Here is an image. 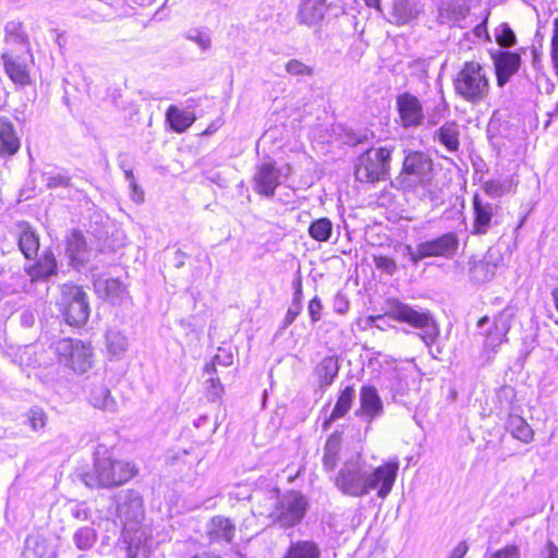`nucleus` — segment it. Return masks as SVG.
<instances>
[{"instance_id":"nucleus-8","label":"nucleus","mask_w":558,"mask_h":558,"mask_svg":"<svg viewBox=\"0 0 558 558\" xmlns=\"http://www.w3.org/2000/svg\"><path fill=\"white\" fill-rule=\"evenodd\" d=\"M392 147L372 148L362 154L355 165V177L361 182L385 180L391 160Z\"/></svg>"},{"instance_id":"nucleus-21","label":"nucleus","mask_w":558,"mask_h":558,"mask_svg":"<svg viewBox=\"0 0 558 558\" xmlns=\"http://www.w3.org/2000/svg\"><path fill=\"white\" fill-rule=\"evenodd\" d=\"M250 498L253 501V513L255 515H263L271 519L280 496L279 490L272 487L267 490L255 489Z\"/></svg>"},{"instance_id":"nucleus-34","label":"nucleus","mask_w":558,"mask_h":558,"mask_svg":"<svg viewBox=\"0 0 558 558\" xmlns=\"http://www.w3.org/2000/svg\"><path fill=\"white\" fill-rule=\"evenodd\" d=\"M339 372L338 361L332 356H326L316 366L315 374L318 377L319 386L327 387L331 385Z\"/></svg>"},{"instance_id":"nucleus-1","label":"nucleus","mask_w":558,"mask_h":558,"mask_svg":"<svg viewBox=\"0 0 558 558\" xmlns=\"http://www.w3.org/2000/svg\"><path fill=\"white\" fill-rule=\"evenodd\" d=\"M435 174L430 157L422 151H412L404 158L400 181L404 187L417 190L423 198L437 202L442 196V185Z\"/></svg>"},{"instance_id":"nucleus-17","label":"nucleus","mask_w":558,"mask_h":558,"mask_svg":"<svg viewBox=\"0 0 558 558\" xmlns=\"http://www.w3.org/2000/svg\"><path fill=\"white\" fill-rule=\"evenodd\" d=\"M360 407L355 411V415L372 423L375 418L384 413V404L374 386H363L360 390Z\"/></svg>"},{"instance_id":"nucleus-39","label":"nucleus","mask_w":558,"mask_h":558,"mask_svg":"<svg viewBox=\"0 0 558 558\" xmlns=\"http://www.w3.org/2000/svg\"><path fill=\"white\" fill-rule=\"evenodd\" d=\"M511 434L517 439L527 444L533 439V429L531 426L520 416L512 417L509 422Z\"/></svg>"},{"instance_id":"nucleus-53","label":"nucleus","mask_w":558,"mask_h":558,"mask_svg":"<svg viewBox=\"0 0 558 558\" xmlns=\"http://www.w3.org/2000/svg\"><path fill=\"white\" fill-rule=\"evenodd\" d=\"M307 311L312 323H317L322 318L323 305L318 296H315L310 301Z\"/></svg>"},{"instance_id":"nucleus-3","label":"nucleus","mask_w":558,"mask_h":558,"mask_svg":"<svg viewBox=\"0 0 558 558\" xmlns=\"http://www.w3.org/2000/svg\"><path fill=\"white\" fill-rule=\"evenodd\" d=\"M514 316L515 308L508 305L492 318L484 316L477 322L478 335L482 337L481 357L485 362H492L500 347L508 342Z\"/></svg>"},{"instance_id":"nucleus-36","label":"nucleus","mask_w":558,"mask_h":558,"mask_svg":"<svg viewBox=\"0 0 558 558\" xmlns=\"http://www.w3.org/2000/svg\"><path fill=\"white\" fill-rule=\"evenodd\" d=\"M468 13V9L459 3H448L439 9L438 21L441 24H457L462 21Z\"/></svg>"},{"instance_id":"nucleus-24","label":"nucleus","mask_w":558,"mask_h":558,"mask_svg":"<svg viewBox=\"0 0 558 558\" xmlns=\"http://www.w3.org/2000/svg\"><path fill=\"white\" fill-rule=\"evenodd\" d=\"M88 403L98 410L114 413L118 410V403L111 396L110 390L104 384H92L87 391Z\"/></svg>"},{"instance_id":"nucleus-6","label":"nucleus","mask_w":558,"mask_h":558,"mask_svg":"<svg viewBox=\"0 0 558 558\" xmlns=\"http://www.w3.org/2000/svg\"><path fill=\"white\" fill-rule=\"evenodd\" d=\"M50 349L53 351L59 363L76 374H84L93 366V348L82 340L62 338L54 341Z\"/></svg>"},{"instance_id":"nucleus-57","label":"nucleus","mask_w":558,"mask_h":558,"mask_svg":"<svg viewBox=\"0 0 558 558\" xmlns=\"http://www.w3.org/2000/svg\"><path fill=\"white\" fill-rule=\"evenodd\" d=\"M72 514L78 520H88L89 509L84 504H78L72 509Z\"/></svg>"},{"instance_id":"nucleus-12","label":"nucleus","mask_w":558,"mask_h":558,"mask_svg":"<svg viewBox=\"0 0 558 558\" xmlns=\"http://www.w3.org/2000/svg\"><path fill=\"white\" fill-rule=\"evenodd\" d=\"M117 517L124 530H134L144 518L143 500L134 490H123L117 497Z\"/></svg>"},{"instance_id":"nucleus-7","label":"nucleus","mask_w":558,"mask_h":558,"mask_svg":"<svg viewBox=\"0 0 558 558\" xmlns=\"http://www.w3.org/2000/svg\"><path fill=\"white\" fill-rule=\"evenodd\" d=\"M59 307L64 320L70 326L81 327L85 325L90 314L86 292L74 284L62 286Z\"/></svg>"},{"instance_id":"nucleus-50","label":"nucleus","mask_w":558,"mask_h":558,"mask_svg":"<svg viewBox=\"0 0 558 558\" xmlns=\"http://www.w3.org/2000/svg\"><path fill=\"white\" fill-rule=\"evenodd\" d=\"M375 266L380 269L381 271L393 275L397 270V264L396 262L387 256H375L374 257Z\"/></svg>"},{"instance_id":"nucleus-14","label":"nucleus","mask_w":558,"mask_h":558,"mask_svg":"<svg viewBox=\"0 0 558 558\" xmlns=\"http://www.w3.org/2000/svg\"><path fill=\"white\" fill-rule=\"evenodd\" d=\"M396 102L401 126L412 129L424 124L425 113L423 105L415 95L402 93L397 97Z\"/></svg>"},{"instance_id":"nucleus-56","label":"nucleus","mask_w":558,"mask_h":558,"mask_svg":"<svg viewBox=\"0 0 558 558\" xmlns=\"http://www.w3.org/2000/svg\"><path fill=\"white\" fill-rule=\"evenodd\" d=\"M485 192L490 196H500L504 194L505 189L500 182L487 181L484 184Z\"/></svg>"},{"instance_id":"nucleus-28","label":"nucleus","mask_w":558,"mask_h":558,"mask_svg":"<svg viewBox=\"0 0 558 558\" xmlns=\"http://www.w3.org/2000/svg\"><path fill=\"white\" fill-rule=\"evenodd\" d=\"M20 148V140L13 124L4 118H0V156H12Z\"/></svg>"},{"instance_id":"nucleus-54","label":"nucleus","mask_w":558,"mask_h":558,"mask_svg":"<svg viewBox=\"0 0 558 558\" xmlns=\"http://www.w3.org/2000/svg\"><path fill=\"white\" fill-rule=\"evenodd\" d=\"M403 255L413 264H417L421 259L426 258V255H422L421 243L416 246V251H413L410 245H404Z\"/></svg>"},{"instance_id":"nucleus-46","label":"nucleus","mask_w":558,"mask_h":558,"mask_svg":"<svg viewBox=\"0 0 558 558\" xmlns=\"http://www.w3.org/2000/svg\"><path fill=\"white\" fill-rule=\"evenodd\" d=\"M485 558H520V548L517 545L509 544L498 550L486 554Z\"/></svg>"},{"instance_id":"nucleus-20","label":"nucleus","mask_w":558,"mask_h":558,"mask_svg":"<svg viewBox=\"0 0 558 558\" xmlns=\"http://www.w3.org/2000/svg\"><path fill=\"white\" fill-rule=\"evenodd\" d=\"M496 206L484 202L477 194L473 197V234H486L492 227V220L495 215Z\"/></svg>"},{"instance_id":"nucleus-30","label":"nucleus","mask_w":558,"mask_h":558,"mask_svg":"<svg viewBox=\"0 0 558 558\" xmlns=\"http://www.w3.org/2000/svg\"><path fill=\"white\" fill-rule=\"evenodd\" d=\"M106 350L112 357L121 359L129 349L128 337L117 327L109 328L106 332Z\"/></svg>"},{"instance_id":"nucleus-55","label":"nucleus","mask_w":558,"mask_h":558,"mask_svg":"<svg viewBox=\"0 0 558 558\" xmlns=\"http://www.w3.org/2000/svg\"><path fill=\"white\" fill-rule=\"evenodd\" d=\"M301 311H302V306H298V304L296 305L292 304L286 313V316H284L283 323H282V328H287L288 326H290L296 319V317L299 316Z\"/></svg>"},{"instance_id":"nucleus-25","label":"nucleus","mask_w":558,"mask_h":558,"mask_svg":"<svg viewBox=\"0 0 558 558\" xmlns=\"http://www.w3.org/2000/svg\"><path fill=\"white\" fill-rule=\"evenodd\" d=\"M19 247L27 259L34 258L39 250V239L33 228L26 222L16 225Z\"/></svg>"},{"instance_id":"nucleus-51","label":"nucleus","mask_w":558,"mask_h":558,"mask_svg":"<svg viewBox=\"0 0 558 558\" xmlns=\"http://www.w3.org/2000/svg\"><path fill=\"white\" fill-rule=\"evenodd\" d=\"M488 16H489V13H486L483 21L480 24H477L476 26H474V28L472 29V35L477 40H484L487 43L490 41V36L487 31Z\"/></svg>"},{"instance_id":"nucleus-48","label":"nucleus","mask_w":558,"mask_h":558,"mask_svg":"<svg viewBox=\"0 0 558 558\" xmlns=\"http://www.w3.org/2000/svg\"><path fill=\"white\" fill-rule=\"evenodd\" d=\"M223 392V386L219 378H209L206 380L207 398L211 401L218 400Z\"/></svg>"},{"instance_id":"nucleus-9","label":"nucleus","mask_w":558,"mask_h":558,"mask_svg":"<svg viewBox=\"0 0 558 558\" xmlns=\"http://www.w3.org/2000/svg\"><path fill=\"white\" fill-rule=\"evenodd\" d=\"M333 483L343 495L366 496L365 463L359 460L345 462L336 474Z\"/></svg>"},{"instance_id":"nucleus-27","label":"nucleus","mask_w":558,"mask_h":558,"mask_svg":"<svg viewBox=\"0 0 558 558\" xmlns=\"http://www.w3.org/2000/svg\"><path fill=\"white\" fill-rule=\"evenodd\" d=\"M66 254L74 267L88 260V250L85 239L80 231H72L68 238Z\"/></svg>"},{"instance_id":"nucleus-26","label":"nucleus","mask_w":558,"mask_h":558,"mask_svg":"<svg viewBox=\"0 0 558 558\" xmlns=\"http://www.w3.org/2000/svg\"><path fill=\"white\" fill-rule=\"evenodd\" d=\"M56 269L57 260L51 252H45L36 264L25 267L33 282L47 280L56 274Z\"/></svg>"},{"instance_id":"nucleus-40","label":"nucleus","mask_w":558,"mask_h":558,"mask_svg":"<svg viewBox=\"0 0 558 558\" xmlns=\"http://www.w3.org/2000/svg\"><path fill=\"white\" fill-rule=\"evenodd\" d=\"M494 35L496 43L502 48H510L517 43L515 34L507 23L499 24Z\"/></svg>"},{"instance_id":"nucleus-42","label":"nucleus","mask_w":558,"mask_h":558,"mask_svg":"<svg viewBox=\"0 0 558 558\" xmlns=\"http://www.w3.org/2000/svg\"><path fill=\"white\" fill-rule=\"evenodd\" d=\"M96 537V532L92 527H81L75 532L73 539L78 549L86 550L95 544Z\"/></svg>"},{"instance_id":"nucleus-63","label":"nucleus","mask_w":558,"mask_h":558,"mask_svg":"<svg viewBox=\"0 0 558 558\" xmlns=\"http://www.w3.org/2000/svg\"><path fill=\"white\" fill-rule=\"evenodd\" d=\"M301 302H302V288H301V282L298 281L296 287H295V291H294V294H293L292 304L293 305L298 304V306H302Z\"/></svg>"},{"instance_id":"nucleus-37","label":"nucleus","mask_w":558,"mask_h":558,"mask_svg":"<svg viewBox=\"0 0 558 558\" xmlns=\"http://www.w3.org/2000/svg\"><path fill=\"white\" fill-rule=\"evenodd\" d=\"M340 447L341 444L338 436H331L326 441L323 454V464L326 471H332L335 469L338 461Z\"/></svg>"},{"instance_id":"nucleus-4","label":"nucleus","mask_w":558,"mask_h":558,"mask_svg":"<svg viewBox=\"0 0 558 558\" xmlns=\"http://www.w3.org/2000/svg\"><path fill=\"white\" fill-rule=\"evenodd\" d=\"M453 87L456 93L470 104L484 101L490 90L487 70L476 61L464 62L453 80Z\"/></svg>"},{"instance_id":"nucleus-16","label":"nucleus","mask_w":558,"mask_h":558,"mask_svg":"<svg viewBox=\"0 0 558 558\" xmlns=\"http://www.w3.org/2000/svg\"><path fill=\"white\" fill-rule=\"evenodd\" d=\"M97 295L112 305H123L131 302L125 286L118 279L99 277L94 280Z\"/></svg>"},{"instance_id":"nucleus-15","label":"nucleus","mask_w":558,"mask_h":558,"mask_svg":"<svg viewBox=\"0 0 558 558\" xmlns=\"http://www.w3.org/2000/svg\"><path fill=\"white\" fill-rule=\"evenodd\" d=\"M502 263V254L496 248H489L481 259L471 257L469 260L470 279L476 283L487 282L494 278Z\"/></svg>"},{"instance_id":"nucleus-38","label":"nucleus","mask_w":558,"mask_h":558,"mask_svg":"<svg viewBox=\"0 0 558 558\" xmlns=\"http://www.w3.org/2000/svg\"><path fill=\"white\" fill-rule=\"evenodd\" d=\"M332 233V222L328 218H318L308 227V234L318 242H327Z\"/></svg>"},{"instance_id":"nucleus-35","label":"nucleus","mask_w":558,"mask_h":558,"mask_svg":"<svg viewBox=\"0 0 558 558\" xmlns=\"http://www.w3.org/2000/svg\"><path fill=\"white\" fill-rule=\"evenodd\" d=\"M5 72L10 78L20 85H26L29 82V75L26 65L20 60L3 54Z\"/></svg>"},{"instance_id":"nucleus-49","label":"nucleus","mask_w":558,"mask_h":558,"mask_svg":"<svg viewBox=\"0 0 558 558\" xmlns=\"http://www.w3.org/2000/svg\"><path fill=\"white\" fill-rule=\"evenodd\" d=\"M448 110V106L442 96L439 97V101L435 104L434 112L428 114V124L436 125L440 122V119L444 117L446 111Z\"/></svg>"},{"instance_id":"nucleus-22","label":"nucleus","mask_w":558,"mask_h":558,"mask_svg":"<svg viewBox=\"0 0 558 558\" xmlns=\"http://www.w3.org/2000/svg\"><path fill=\"white\" fill-rule=\"evenodd\" d=\"M207 535L211 543H231L235 535V524L226 517L216 515L207 524Z\"/></svg>"},{"instance_id":"nucleus-13","label":"nucleus","mask_w":558,"mask_h":558,"mask_svg":"<svg viewBox=\"0 0 558 558\" xmlns=\"http://www.w3.org/2000/svg\"><path fill=\"white\" fill-rule=\"evenodd\" d=\"M290 172L289 165L277 168L271 162L260 165L253 179L254 190L260 195L272 196L277 186L281 183V179Z\"/></svg>"},{"instance_id":"nucleus-43","label":"nucleus","mask_w":558,"mask_h":558,"mask_svg":"<svg viewBox=\"0 0 558 558\" xmlns=\"http://www.w3.org/2000/svg\"><path fill=\"white\" fill-rule=\"evenodd\" d=\"M233 363V354L222 348L218 349V352L213 359V362L205 366L207 373L216 372V365L230 366Z\"/></svg>"},{"instance_id":"nucleus-31","label":"nucleus","mask_w":558,"mask_h":558,"mask_svg":"<svg viewBox=\"0 0 558 558\" xmlns=\"http://www.w3.org/2000/svg\"><path fill=\"white\" fill-rule=\"evenodd\" d=\"M195 119L196 117L194 112L182 110L173 105L168 108L166 113L167 122L177 133H183L186 131L194 123Z\"/></svg>"},{"instance_id":"nucleus-2","label":"nucleus","mask_w":558,"mask_h":558,"mask_svg":"<svg viewBox=\"0 0 558 558\" xmlns=\"http://www.w3.org/2000/svg\"><path fill=\"white\" fill-rule=\"evenodd\" d=\"M135 474L130 462L112 459L105 447L95 452L94 469L88 472L84 481L86 485L96 488H109L124 484Z\"/></svg>"},{"instance_id":"nucleus-58","label":"nucleus","mask_w":558,"mask_h":558,"mask_svg":"<svg viewBox=\"0 0 558 558\" xmlns=\"http://www.w3.org/2000/svg\"><path fill=\"white\" fill-rule=\"evenodd\" d=\"M544 558H558V547L548 541L542 551Z\"/></svg>"},{"instance_id":"nucleus-23","label":"nucleus","mask_w":558,"mask_h":558,"mask_svg":"<svg viewBox=\"0 0 558 558\" xmlns=\"http://www.w3.org/2000/svg\"><path fill=\"white\" fill-rule=\"evenodd\" d=\"M328 10L326 0H301L298 19L301 24L307 26L320 23Z\"/></svg>"},{"instance_id":"nucleus-5","label":"nucleus","mask_w":558,"mask_h":558,"mask_svg":"<svg viewBox=\"0 0 558 558\" xmlns=\"http://www.w3.org/2000/svg\"><path fill=\"white\" fill-rule=\"evenodd\" d=\"M389 315L398 322L407 323L413 328L420 329L421 331L417 335L427 347L435 343L439 337V327L427 310L396 302L390 307Z\"/></svg>"},{"instance_id":"nucleus-45","label":"nucleus","mask_w":558,"mask_h":558,"mask_svg":"<svg viewBox=\"0 0 558 558\" xmlns=\"http://www.w3.org/2000/svg\"><path fill=\"white\" fill-rule=\"evenodd\" d=\"M286 71L290 75H294V76H299V75L311 76L313 74V69L310 65H307L296 59H292L287 62Z\"/></svg>"},{"instance_id":"nucleus-61","label":"nucleus","mask_w":558,"mask_h":558,"mask_svg":"<svg viewBox=\"0 0 558 558\" xmlns=\"http://www.w3.org/2000/svg\"><path fill=\"white\" fill-rule=\"evenodd\" d=\"M130 187L132 190L131 198L135 203H142L144 201V192H143V190L137 185L136 182H135V186L134 185H130Z\"/></svg>"},{"instance_id":"nucleus-10","label":"nucleus","mask_w":558,"mask_h":558,"mask_svg":"<svg viewBox=\"0 0 558 558\" xmlns=\"http://www.w3.org/2000/svg\"><path fill=\"white\" fill-rule=\"evenodd\" d=\"M307 501L298 492H288L279 498L271 519L282 527H292L299 524L306 511Z\"/></svg>"},{"instance_id":"nucleus-29","label":"nucleus","mask_w":558,"mask_h":558,"mask_svg":"<svg viewBox=\"0 0 558 558\" xmlns=\"http://www.w3.org/2000/svg\"><path fill=\"white\" fill-rule=\"evenodd\" d=\"M355 398V391L353 387L347 386L344 389L340 391L338 400L332 409L330 415L324 421L323 428L326 430L329 428L330 424L343 417L352 407L353 400Z\"/></svg>"},{"instance_id":"nucleus-52","label":"nucleus","mask_w":558,"mask_h":558,"mask_svg":"<svg viewBox=\"0 0 558 558\" xmlns=\"http://www.w3.org/2000/svg\"><path fill=\"white\" fill-rule=\"evenodd\" d=\"M46 185L50 189L65 186L69 184V178L61 173H45Z\"/></svg>"},{"instance_id":"nucleus-60","label":"nucleus","mask_w":558,"mask_h":558,"mask_svg":"<svg viewBox=\"0 0 558 558\" xmlns=\"http://www.w3.org/2000/svg\"><path fill=\"white\" fill-rule=\"evenodd\" d=\"M469 546L465 542H460L452 550L450 558H463L468 553Z\"/></svg>"},{"instance_id":"nucleus-64","label":"nucleus","mask_w":558,"mask_h":558,"mask_svg":"<svg viewBox=\"0 0 558 558\" xmlns=\"http://www.w3.org/2000/svg\"><path fill=\"white\" fill-rule=\"evenodd\" d=\"M124 175H125V179L129 181V185L135 186V178H134L132 170L124 169Z\"/></svg>"},{"instance_id":"nucleus-47","label":"nucleus","mask_w":558,"mask_h":558,"mask_svg":"<svg viewBox=\"0 0 558 558\" xmlns=\"http://www.w3.org/2000/svg\"><path fill=\"white\" fill-rule=\"evenodd\" d=\"M550 59L554 72L558 76V19L554 20V32L550 43Z\"/></svg>"},{"instance_id":"nucleus-59","label":"nucleus","mask_w":558,"mask_h":558,"mask_svg":"<svg viewBox=\"0 0 558 558\" xmlns=\"http://www.w3.org/2000/svg\"><path fill=\"white\" fill-rule=\"evenodd\" d=\"M191 39H193L202 50H207L211 45L209 36L205 34H197L194 37H191Z\"/></svg>"},{"instance_id":"nucleus-11","label":"nucleus","mask_w":558,"mask_h":558,"mask_svg":"<svg viewBox=\"0 0 558 558\" xmlns=\"http://www.w3.org/2000/svg\"><path fill=\"white\" fill-rule=\"evenodd\" d=\"M398 470V459L389 460L377 468H371L365 464L367 495L375 490L378 498L386 499L395 485Z\"/></svg>"},{"instance_id":"nucleus-44","label":"nucleus","mask_w":558,"mask_h":558,"mask_svg":"<svg viewBox=\"0 0 558 558\" xmlns=\"http://www.w3.org/2000/svg\"><path fill=\"white\" fill-rule=\"evenodd\" d=\"M27 420H28L31 428L34 432H38L46 426L47 415L44 412V410H41L39 408H33L27 413Z\"/></svg>"},{"instance_id":"nucleus-62","label":"nucleus","mask_w":558,"mask_h":558,"mask_svg":"<svg viewBox=\"0 0 558 558\" xmlns=\"http://www.w3.org/2000/svg\"><path fill=\"white\" fill-rule=\"evenodd\" d=\"M348 308L349 303L342 296H337L335 301V311L340 314H343L348 311Z\"/></svg>"},{"instance_id":"nucleus-33","label":"nucleus","mask_w":558,"mask_h":558,"mask_svg":"<svg viewBox=\"0 0 558 558\" xmlns=\"http://www.w3.org/2000/svg\"><path fill=\"white\" fill-rule=\"evenodd\" d=\"M320 550L312 541L292 542L288 547L284 558H319Z\"/></svg>"},{"instance_id":"nucleus-41","label":"nucleus","mask_w":558,"mask_h":558,"mask_svg":"<svg viewBox=\"0 0 558 558\" xmlns=\"http://www.w3.org/2000/svg\"><path fill=\"white\" fill-rule=\"evenodd\" d=\"M409 374L408 369L400 368L395 371L393 378L391 379L390 390L392 391L393 398L398 396H404L409 390Z\"/></svg>"},{"instance_id":"nucleus-18","label":"nucleus","mask_w":558,"mask_h":558,"mask_svg":"<svg viewBox=\"0 0 558 558\" xmlns=\"http://www.w3.org/2000/svg\"><path fill=\"white\" fill-rule=\"evenodd\" d=\"M459 246V239L454 232L445 233L436 239L421 243L422 255L426 257H446L453 256Z\"/></svg>"},{"instance_id":"nucleus-32","label":"nucleus","mask_w":558,"mask_h":558,"mask_svg":"<svg viewBox=\"0 0 558 558\" xmlns=\"http://www.w3.org/2000/svg\"><path fill=\"white\" fill-rule=\"evenodd\" d=\"M435 138L450 153H454L460 147L459 125L454 121L446 122L441 125Z\"/></svg>"},{"instance_id":"nucleus-19","label":"nucleus","mask_w":558,"mask_h":558,"mask_svg":"<svg viewBox=\"0 0 558 558\" xmlns=\"http://www.w3.org/2000/svg\"><path fill=\"white\" fill-rule=\"evenodd\" d=\"M497 84L504 86L521 65V57L511 51H499L494 54Z\"/></svg>"}]
</instances>
